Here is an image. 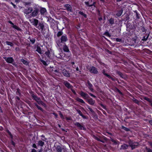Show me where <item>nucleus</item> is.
Here are the masks:
<instances>
[{
    "instance_id": "3",
    "label": "nucleus",
    "mask_w": 152,
    "mask_h": 152,
    "mask_svg": "<svg viewBox=\"0 0 152 152\" xmlns=\"http://www.w3.org/2000/svg\"><path fill=\"white\" fill-rule=\"evenodd\" d=\"M30 22L36 27L38 23V20L37 19H33L30 20Z\"/></svg>"
},
{
    "instance_id": "13",
    "label": "nucleus",
    "mask_w": 152,
    "mask_h": 152,
    "mask_svg": "<svg viewBox=\"0 0 152 152\" xmlns=\"http://www.w3.org/2000/svg\"><path fill=\"white\" fill-rule=\"evenodd\" d=\"M102 73H103V74L105 75V76L109 78L110 79H111L113 80H114L115 79L112 77L111 76H110L109 75H108V74L106 73L105 72V71L104 70H103L102 71Z\"/></svg>"
},
{
    "instance_id": "18",
    "label": "nucleus",
    "mask_w": 152,
    "mask_h": 152,
    "mask_svg": "<svg viewBox=\"0 0 152 152\" xmlns=\"http://www.w3.org/2000/svg\"><path fill=\"white\" fill-rule=\"evenodd\" d=\"M88 88L91 91H93V89L92 87L93 86L92 85L90 82L89 81H88Z\"/></svg>"
},
{
    "instance_id": "44",
    "label": "nucleus",
    "mask_w": 152,
    "mask_h": 152,
    "mask_svg": "<svg viewBox=\"0 0 152 152\" xmlns=\"http://www.w3.org/2000/svg\"><path fill=\"white\" fill-rule=\"evenodd\" d=\"M117 42H121V39H115V40Z\"/></svg>"
},
{
    "instance_id": "48",
    "label": "nucleus",
    "mask_w": 152,
    "mask_h": 152,
    "mask_svg": "<svg viewBox=\"0 0 152 152\" xmlns=\"http://www.w3.org/2000/svg\"><path fill=\"white\" fill-rule=\"evenodd\" d=\"M37 108L39 109L40 110L42 111L43 109L42 108H41L39 106Z\"/></svg>"
},
{
    "instance_id": "16",
    "label": "nucleus",
    "mask_w": 152,
    "mask_h": 152,
    "mask_svg": "<svg viewBox=\"0 0 152 152\" xmlns=\"http://www.w3.org/2000/svg\"><path fill=\"white\" fill-rule=\"evenodd\" d=\"M12 27L15 29L17 31H21L22 29L20 28L19 27L15 25H13V26H12Z\"/></svg>"
},
{
    "instance_id": "5",
    "label": "nucleus",
    "mask_w": 152,
    "mask_h": 152,
    "mask_svg": "<svg viewBox=\"0 0 152 152\" xmlns=\"http://www.w3.org/2000/svg\"><path fill=\"white\" fill-rule=\"evenodd\" d=\"M90 72L94 74H97L98 73V71L97 69L94 67L92 66L89 69Z\"/></svg>"
},
{
    "instance_id": "7",
    "label": "nucleus",
    "mask_w": 152,
    "mask_h": 152,
    "mask_svg": "<svg viewBox=\"0 0 152 152\" xmlns=\"http://www.w3.org/2000/svg\"><path fill=\"white\" fill-rule=\"evenodd\" d=\"M46 139L45 138V139H42V140H39L38 141L37 145L39 146L42 147L44 145L45 143L44 142L46 141Z\"/></svg>"
},
{
    "instance_id": "20",
    "label": "nucleus",
    "mask_w": 152,
    "mask_h": 152,
    "mask_svg": "<svg viewBox=\"0 0 152 152\" xmlns=\"http://www.w3.org/2000/svg\"><path fill=\"white\" fill-rule=\"evenodd\" d=\"M65 7L68 11H71L72 8L70 5L67 4H66L65 5Z\"/></svg>"
},
{
    "instance_id": "62",
    "label": "nucleus",
    "mask_w": 152,
    "mask_h": 152,
    "mask_svg": "<svg viewBox=\"0 0 152 152\" xmlns=\"http://www.w3.org/2000/svg\"><path fill=\"white\" fill-rule=\"evenodd\" d=\"M117 91L120 94H121L122 93L118 89Z\"/></svg>"
},
{
    "instance_id": "54",
    "label": "nucleus",
    "mask_w": 152,
    "mask_h": 152,
    "mask_svg": "<svg viewBox=\"0 0 152 152\" xmlns=\"http://www.w3.org/2000/svg\"><path fill=\"white\" fill-rule=\"evenodd\" d=\"M60 117L62 118H63V115H62V114H61V112H60L59 113V114Z\"/></svg>"
},
{
    "instance_id": "21",
    "label": "nucleus",
    "mask_w": 152,
    "mask_h": 152,
    "mask_svg": "<svg viewBox=\"0 0 152 152\" xmlns=\"http://www.w3.org/2000/svg\"><path fill=\"white\" fill-rule=\"evenodd\" d=\"M77 111L78 113L83 118H86V117L85 116L83 115L81 111L79 110H77Z\"/></svg>"
},
{
    "instance_id": "23",
    "label": "nucleus",
    "mask_w": 152,
    "mask_h": 152,
    "mask_svg": "<svg viewBox=\"0 0 152 152\" xmlns=\"http://www.w3.org/2000/svg\"><path fill=\"white\" fill-rule=\"evenodd\" d=\"M57 152H61L62 148L60 146H58L56 148Z\"/></svg>"
},
{
    "instance_id": "56",
    "label": "nucleus",
    "mask_w": 152,
    "mask_h": 152,
    "mask_svg": "<svg viewBox=\"0 0 152 152\" xmlns=\"http://www.w3.org/2000/svg\"><path fill=\"white\" fill-rule=\"evenodd\" d=\"M94 4H95V2H94L93 4H90V5H88V6L90 7H92V6L94 5Z\"/></svg>"
},
{
    "instance_id": "40",
    "label": "nucleus",
    "mask_w": 152,
    "mask_h": 152,
    "mask_svg": "<svg viewBox=\"0 0 152 152\" xmlns=\"http://www.w3.org/2000/svg\"><path fill=\"white\" fill-rule=\"evenodd\" d=\"M133 102H134L135 103L138 104L139 103V101L137 100V99H134L133 100Z\"/></svg>"
},
{
    "instance_id": "57",
    "label": "nucleus",
    "mask_w": 152,
    "mask_h": 152,
    "mask_svg": "<svg viewBox=\"0 0 152 152\" xmlns=\"http://www.w3.org/2000/svg\"><path fill=\"white\" fill-rule=\"evenodd\" d=\"M31 152H37L36 150L34 149H33L32 150Z\"/></svg>"
},
{
    "instance_id": "27",
    "label": "nucleus",
    "mask_w": 152,
    "mask_h": 152,
    "mask_svg": "<svg viewBox=\"0 0 152 152\" xmlns=\"http://www.w3.org/2000/svg\"><path fill=\"white\" fill-rule=\"evenodd\" d=\"M63 50L64 51L68 52L69 50L68 47L66 45H64L63 48Z\"/></svg>"
},
{
    "instance_id": "43",
    "label": "nucleus",
    "mask_w": 152,
    "mask_h": 152,
    "mask_svg": "<svg viewBox=\"0 0 152 152\" xmlns=\"http://www.w3.org/2000/svg\"><path fill=\"white\" fill-rule=\"evenodd\" d=\"M88 108L89 110L92 113H94V111L90 107H89V106H88Z\"/></svg>"
},
{
    "instance_id": "4",
    "label": "nucleus",
    "mask_w": 152,
    "mask_h": 152,
    "mask_svg": "<svg viewBox=\"0 0 152 152\" xmlns=\"http://www.w3.org/2000/svg\"><path fill=\"white\" fill-rule=\"evenodd\" d=\"M3 58L7 62L9 63H12L14 61V59L12 57H4Z\"/></svg>"
},
{
    "instance_id": "39",
    "label": "nucleus",
    "mask_w": 152,
    "mask_h": 152,
    "mask_svg": "<svg viewBox=\"0 0 152 152\" xmlns=\"http://www.w3.org/2000/svg\"><path fill=\"white\" fill-rule=\"evenodd\" d=\"M94 138L96 140H97L98 141H100V139L98 137L95 136H94Z\"/></svg>"
},
{
    "instance_id": "11",
    "label": "nucleus",
    "mask_w": 152,
    "mask_h": 152,
    "mask_svg": "<svg viewBox=\"0 0 152 152\" xmlns=\"http://www.w3.org/2000/svg\"><path fill=\"white\" fill-rule=\"evenodd\" d=\"M63 83L65 86L68 88H71L72 87V86L67 81H64Z\"/></svg>"
},
{
    "instance_id": "46",
    "label": "nucleus",
    "mask_w": 152,
    "mask_h": 152,
    "mask_svg": "<svg viewBox=\"0 0 152 152\" xmlns=\"http://www.w3.org/2000/svg\"><path fill=\"white\" fill-rule=\"evenodd\" d=\"M89 94L92 97H93L95 98H96V97L95 95H93V94H91V93H89Z\"/></svg>"
},
{
    "instance_id": "55",
    "label": "nucleus",
    "mask_w": 152,
    "mask_h": 152,
    "mask_svg": "<svg viewBox=\"0 0 152 152\" xmlns=\"http://www.w3.org/2000/svg\"><path fill=\"white\" fill-rule=\"evenodd\" d=\"M85 4H86V5H87L88 6L89 5V2H88L85 1Z\"/></svg>"
},
{
    "instance_id": "64",
    "label": "nucleus",
    "mask_w": 152,
    "mask_h": 152,
    "mask_svg": "<svg viewBox=\"0 0 152 152\" xmlns=\"http://www.w3.org/2000/svg\"><path fill=\"white\" fill-rule=\"evenodd\" d=\"M149 123L151 124L152 125V121H150Z\"/></svg>"
},
{
    "instance_id": "63",
    "label": "nucleus",
    "mask_w": 152,
    "mask_h": 152,
    "mask_svg": "<svg viewBox=\"0 0 152 152\" xmlns=\"http://www.w3.org/2000/svg\"><path fill=\"white\" fill-rule=\"evenodd\" d=\"M147 39H142V40H143V41H146L147 40Z\"/></svg>"
},
{
    "instance_id": "26",
    "label": "nucleus",
    "mask_w": 152,
    "mask_h": 152,
    "mask_svg": "<svg viewBox=\"0 0 152 152\" xmlns=\"http://www.w3.org/2000/svg\"><path fill=\"white\" fill-rule=\"evenodd\" d=\"M123 11L122 10H120L118 11L117 13L116 14V15L118 16H120L122 14Z\"/></svg>"
},
{
    "instance_id": "10",
    "label": "nucleus",
    "mask_w": 152,
    "mask_h": 152,
    "mask_svg": "<svg viewBox=\"0 0 152 152\" xmlns=\"http://www.w3.org/2000/svg\"><path fill=\"white\" fill-rule=\"evenodd\" d=\"M38 10L37 9H35L32 12L31 15L32 17H34L37 16L38 14Z\"/></svg>"
},
{
    "instance_id": "9",
    "label": "nucleus",
    "mask_w": 152,
    "mask_h": 152,
    "mask_svg": "<svg viewBox=\"0 0 152 152\" xmlns=\"http://www.w3.org/2000/svg\"><path fill=\"white\" fill-rule=\"evenodd\" d=\"M32 11V8L31 7H29L27 9H26L24 10V13L26 15H27L31 13Z\"/></svg>"
},
{
    "instance_id": "35",
    "label": "nucleus",
    "mask_w": 152,
    "mask_h": 152,
    "mask_svg": "<svg viewBox=\"0 0 152 152\" xmlns=\"http://www.w3.org/2000/svg\"><path fill=\"white\" fill-rule=\"evenodd\" d=\"M45 54L48 57H49V56H50V51L49 50L46 51L45 53Z\"/></svg>"
},
{
    "instance_id": "15",
    "label": "nucleus",
    "mask_w": 152,
    "mask_h": 152,
    "mask_svg": "<svg viewBox=\"0 0 152 152\" xmlns=\"http://www.w3.org/2000/svg\"><path fill=\"white\" fill-rule=\"evenodd\" d=\"M87 101L89 104L92 105H94L95 102V101L93 100L91 98L87 99Z\"/></svg>"
},
{
    "instance_id": "1",
    "label": "nucleus",
    "mask_w": 152,
    "mask_h": 152,
    "mask_svg": "<svg viewBox=\"0 0 152 152\" xmlns=\"http://www.w3.org/2000/svg\"><path fill=\"white\" fill-rule=\"evenodd\" d=\"M129 143L132 150L137 148L139 145L138 142H133L131 140H130L129 141Z\"/></svg>"
},
{
    "instance_id": "33",
    "label": "nucleus",
    "mask_w": 152,
    "mask_h": 152,
    "mask_svg": "<svg viewBox=\"0 0 152 152\" xmlns=\"http://www.w3.org/2000/svg\"><path fill=\"white\" fill-rule=\"evenodd\" d=\"M146 150L147 152H152V150L149 148H148L147 147H146Z\"/></svg>"
},
{
    "instance_id": "36",
    "label": "nucleus",
    "mask_w": 152,
    "mask_h": 152,
    "mask_svg": "<svg viewBox=\"0 0 152 152\" xmlns=\"http://www.w3.org/2000/svg\"><path fill=\"white\" fill-rule=\"evenodd\" d=\"M6 43L7 45H10L11 46H12L13 45V44H12V43L10 42H6Z\"/></svg>"
},
{
    "instance_id": "31",
    "label": "nucleus",
    "mask_w": 152,
    "mask_h": 152,
    "mask_svg": "<svg viewBox=\"0 0 152 152\" xmlns=\"http://www.w3.org/2000/svg\"><path fill=\"white\" fill-rule=\"evenodd\" d=\"M104 35H105V36L108 37H111L110 34L108 32H106L104 33Z\"/></svg>"
},
{
    "instance_id": "61",
    "label": "nucleus",
    "mask_w": 152,
    "mask_h": 152,
    "mask_svg": "<svg viewBox=\"0 0 152 152\" xmlns=\"http://www.w3.org/2000/svg\"><path fill=\"white\" fill-rule=\"evenodd\" d=\"M12 142V144L14 146V145H15V143H14V142H13V141H12V142Z\"/></svg>"
},
{
    "instance_id": "52",
    "label": "nucleus",
    "mask_w": 152,
    "mask_h": 152,
    "mask_svg": "<svg viewBox=\"0 0 152 152\" xmlns=\"http://www.w3.org/2000/svg\"><path fill=\"white\" fill-rule=\"evenodd\" d=\"M7 132L9 134L10 136L12 137V135L11 134V133L9 131L7 130Z\"/></svg>"
},
{
    "instance_id": "22",
    "label": "nucleus",
    "mask_w": 152,
    "mask_h": 152,
    "mask_svg": "<svg viewBox=\"0 0 152 152\" xmlns=\"http://www.w3.org/2000/svg\"><path fill=\"white\" fill-rule=\"evenodd\" d=\"M37 102L39 104H41L44 107L46 106V104L40 99Z\"/></svg>"
},
{
    "instance_id": "37",
    "label": "nucleus",
    "mask_w": 152,
    "mask_h": 152,
    "mask_svg": "<svg viewBox=\"0 0 152 152\" xmlns=\"http://www.w3.org/2000/svg\"><path fill=\"white\" fill-rule=\"evenodd\" d=\"M144 99L145 100L148 102H151V100L149 98H147L146 97H144Z\"/></svg>"
},
{
    "instance_id": "50",
    "label": "nucleus",
    "mask_w": 152,
    "mask_h": 152,
    "mask_svg": "<svg viewBox=\"0 0 152 152\" xmlns=\"http://www.w3.org/2000/svg\"><path fill=\"white\" fill-rule=\"evenodd\" d=\"M7 132L9 134L10 136L12 137V135L11 134V133L9 131L7 130Z\"/></svg>"
},
{
    "instance_id": "47",
    "label": "nucleus",
    "mask_w": 152,
    "mask_h": 152,
    "mask_svg": "<svg viewBox=\"0 0 152 152\" xmlns=\"http://www.w3.org/2000/svg\"><path fill=\"white\" fill-rule=\"evenodd\" d=\"M118 73L121 77H122L123 75L121 72H118Z\"/></svg>"
},
{
    "instance_id": "17",
    "label": "nucleus",
    "mask_w": 152,
    "mask_h": 152,
    "mask_svg": "<svg viewBox=\"0 0 152 152\" xmlns=\"http://www.w3.org/2000/svg\"><path fill=\"white\" fill-rule=\"evenodd\" d=\"M128 145L125 144H124L121 145L120 148L121 150H124L127 148Z\"/></svg>"
},
{
    "instance_id": "60",
    "label": "nucleus",
    "mask_w": 152,
    "mask_h": 152,
    "mask_svg": "<svg viewBox=\"0 0 152 152\" xmlns=\"http://www.w3.org/2000/svg\"><path fill=\"white\" fill-rule=\"evenodd\" d=\"M101 106L103 107V108L105 109V106H104L103 104H101Z\"/></svg>"
},
{
    "instance_id": "45",
    "label": "nucleus",
    "mask_w": 152,
    "mask_h": 152,
    "mask_svg": "<svg viewBox=\"0 0 152 152\" xmlns=\"http://www.w3.org/2000/svg\"><path fill=\"white\" fill-rule=\"evenodd\" d=\"M32 147L36 149H37V147L36 146V145L35 144H33L32 145Z\"/></svg>"
},
{
    "instance_id": "6",
    "label": "nucleus",
    "mask_w": 152,
    "mask_h": 152,
    "mask_svg": "<svg viewBox=\"0 0 152 152\" xmlns=\"http://www.w3.org/2000/svg\"><path fill=\"white\" fill-rule=\"evenodd\" d=\"M61 70L64 76L66 77H69L70 76V74L65 69H63Z\"/></svg>"
},
{
    "instance_id": "51",
    "label": "nucleus",
    "mask_w": 152,
    "mask_h": 152,
    "mask_svg": "<svg viewBox=\"0 0 152 152\" xmlns=\"http://www.w3.org/2000/svg\"><path fill=\"white\" fill-rule=\"evenodd\" d=\"M7 132L9 134L10 136L12 137V135L11 134V133L9 131L7 130Z\"/></svg>"
},
{
    "instance_id": "59",
    "label": "nucleus",
    "mask_w": 152,
    "mask_h": 152,
    "mask_svg": "<svg viewBox=\"0 0 152 152\" xmlns=\"http://www.w3.org/2000/svg\"><path fill=\"white\" fill-rule=\"evenodd\" d=\"M150 145L152 147V142H149Z\"/></svg>"
},
{
    "instance_id": "34",
    "label": "nucleus",
    "mask_w": 152,
    "mask_h": 152,
    "mask_svg": "<svg viewBox=\"0 0 152 152\" xmlns=\"http://www.w3.org/2000/svg\"><path fill=\"white\" fill-rule=\"evenodd\" d=\"M62 33L61 31H60L58 32L57 34V37H59L62 35Z\"/></svg>"
},
{
    "instance_id": "29",
    "label": "nucleus",
    "mask_w": 152,
    "mask_h": 152,
    "mask_svg": "<svg viewBox=\"0 0 152 152\" xmlns=\"http://www.w3.org/2000/svg\"><path fill=\"white\" fill-rule=\"evenodd\" d=\"M21 61L24 64L26 65H27V64H28V62L26 61H25L24 59H21Z\"/></svg>"
},
{
    "instance_id": "24",
    "label": "nucleus",
    "mask_w": 152,
    "mask_h": 152,
    "mask_svg": "<svg viewBox=\"0 0 152 152\" xmlns=\"http://www.w3.org/2000/svg\"><path fill=\"white\" fill-rule=\"evenodd\" d=\"M32 97L36 100L37 102L39 100L40 98L37 97L36 95L34 94L32 95Z\"/></svg>"
},
{
    "instance_id": "19",
    "label": "nucleus",
    "mask_w": 152,
    "mask_h": 152,
    "mask_svg": "<svg viewBox=\"0 0 152 152\" xmlns=\"http://www.w3.org/2000/svg\"><path fill=\"white\" fill-rule=\"evenodd\" d=\"M47 12L46 9L44 8H42L40 10V13L42 15H44L46 14Z\"/></svg>"
},
{
    "instance_id": "32",
    "label": "nucleus",
    "mask_w": 152,
    "mask_h": 152,
    "mask_svg": "<svg viewBox=\"0 0 152 152\" xmlns=\"http://www.w3.org/2000/svg\"><path fill=\"white\" fill-rule=\"evenodd\" d=\"M121 128L124 129V130H125L126 131H129V129H128L127 128H126V127L124 126H122Z\"/></svg>"
},
{
    "instance_id": "58",
    "label": "nucleus",
    "mask_w": 152,
    "mask_h": 152,
    "mask_svg": "<svg viewBox=\"0 0 152 152\" xmlns=\"http://www.w3.org/2000/svg\"><path fill=\"white\" fill-rule=\"evenodd\" d=\"M21 0H15V1L16 2L18 3Z\"/></svg>"
},
{
    "instance_id": "41",
    "label": "nucleus",
    "mask_w": 152,
    "mask_h": 152,
    "mask_svg": "<svg viewBox=\"0 0 152 152\" xmlns=\"http://www.w3.org/2000/svg\"><path fill=\"white\" fill-rule=\"evenodd\" d=\"M111 141L115 144H118V142L116 141L113 139H111Z\"/></svg>"
},
{
    "instance_id": "30",
    "label": "nucleus",
    "mask_w": 152,
    "mask_h": 152,
    "mask_svg": "<svg viewBox=\"0 0 152 152\" xmlns=\"http://www.w3.org/2000/svg\"><path fill=\"white\" fill-rule=\"evenodd\" d=\"M109 22L110 24H113L114 23V20L113 18H111L109 20Z\"/></svg>"
},
{
    "instance_id": "2",
    "label": "nucleus",
    "mask_w": 152,
    "mask_h": 152,
    "mask_svg": "<svg viewBox=\"0 0 152 152\" xmlns=\"http://www.w3.org/2000/svg\"><path fill=\"white\" fill-rule=\"evenodd\" d=\"M66 40L67 39H60L57 41V44L59 47L61 46Z\"/></svg>"
},
{
    "instance_id": "12",
    "label": "nucleus",
    "mask_w": 152,
    "mask_h": 152,
    "mask_svg": "<svg viewBox=\"0 0 152 152\" xmlns=\"http://www.w3.org/2000/svg\"><path fill=\"white\" fill-rule=\"evenodd\" d=\"M36 27L39 30H41L42 31L43 29L44 25L42 23H39L38 24V26H37Z\"/></svg>"
},
{
    "instance_id": "25",
    "label": "nucleus",
    "mask_w": 152,
    "mask_h": 152,
    "mask_svg": "<svg viewBox=\"0 0 152 152\" xmlns=\"http://www.w3.org/2000/svg\"><path fill=\"white\" fill-rule=\"evenodd\" d=\"M76 100L77 101H78L79 102H80L81 103H84V104L85 103V102L82 99H80L79 98H78V97L77 98H76Z\"/></svg>"
},
{
    "instance_id": "38",
    "label": "nucleus",
    "mask_w": 152,
    "mask_h": 152,
    "mask_svg": "<svg viewBox=\"0 0 152 152\" xmlns=\"http://www.w3.org/2000/svg\"><path fill=\"white\" fill-rule=\"evenodd\" d=\"M30 41L31 42L32 44L34 43L35 40L34 39H29Z\"/></svg>"
},
{
    "instance_id": "14",
    "label": "nucleus",
    "mask_w": 152,
    "mask_h": 152,
    "mask_svg": "<svg viewBox=\"0 0 152 152\" xmlns=\"http://www.w3.org/2000/svg\"><path fill=\"white\" fill-rule=\"evenodd\" d=\"M80 95L84 99H86L88 97V95L83 91H81L80 94Z\"/></svg>"
},
{
    "instance_id": "8",
    "label": "nucleus",
    "mask_w": 152,
    "mask_h": 152,
    "mask_svg": "<svg viewBox=\"0 0 152 152\" xmlns=\"http://www.w3.org/2000/svg\"><path fill=\"white\" fill-rule=\"evenodd\" d=\"M75 124L76 126L79 129L81 130H86V128H85L83 126H82L80 123L78 122H76L75 123Z\"/></svg>"
},
{
    "instance_id": "49",
    "label": "nucleus",
    "mask_w": 152,
    "mask_h": 152,
    "mask_svg": "<svg viewBox=\"0 0 152 152\" xmlns=\"http://www.w3.org/2000/svg\"><path fill=\"white\" fill-rule=\"evenodd\" d=\"M8 22L10 23V24H11L12 26H13V25H14V24H13V23L11 21H9Z\"/></svg>"
},
{
    "instance_id": "28",
    "label": "nucleus",
    "mask_w": 152,
    "mask_h": 152,
    "mask_svg": "<svg viewBox=\"0 0 152 152\" xmlns=\"http://www.w3.org/2000/svg\"><path fill=\"white\" fill-rule=\"evenodd\" d=\"M36 51H37L39 53L41 54H42V51L40 48L39 47H37V48Z\"/></svg>"
},
{
    "instance_id": "42",
    "label": "nucleus",
    "mask_w": 152,
    "mask_h": 152,
    "mask_svg": "<svg viewBox=\"0 0 152 152\" xmlns=\"http://www.w3.org/2000/svg\"><path fill=\"white\" fill-rule=\"evenodd\" d=\"M41 61L42 62V63L45 65H47V63H46V62L45 61H43V60H42Z\"/></svg>"
},
{
    "instance_id": "53",
    "label": "nucleus",
    "mask_w": 152,
    "mask_h": 152,
    "mask_svg": "<svg viewBox=\"0 0 152 152\" xmlns=\"http://www.w3.org/2000/svg\"><path fill=\"white\" fill-rule=\"evenodd\" d=\"M11 4L13 6L14 8H15L16 7V5L15 4H14L12 2H11Z\"/></svg>"
}]
</instances>
